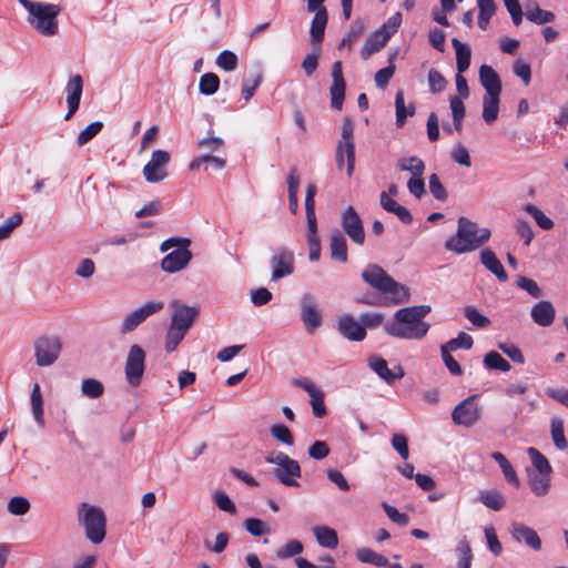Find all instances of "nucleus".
<instances>
[{
  "mask_svg": "<svg viewBox=\"0 0 568 568\" xmlns=\"http://www.w3.org/2000/svg\"><path fill=\"white\" fill-rule=\"evenodd\" d=\"M432 311L429 305L403 307L395 312L394 321L385 324V332L396 338L422 339L430 325L424 317Z\"/></svg>",
  "mask_w": 568,
  "mask_h": 568,
  "instance_id": "1",
  "label": "nucleus"
},
{
  "mask_svg": "<svg viewBox=\"0 0 568 568\" xmlns=\"http://www.w3.org/2000/svg\"><path fill=\"white\" fill-rule=\"evenodd\" d=\"M28 11L29 26L42 37H54L59 33L58 17L62 7L55 3H47L31 0H18Z\"/></svg>",
  "mask_w": 568,
  "mask_h": 568,
  "instance_id": "2",
  "label": "nucleus"
},
{
  "mask_svg": "<svg viewBox=\"0 0 568 568\" xmlns=\"http://www.w3.org/2000/svg\"><path fill=\"white\" fill-rule=\"evenodd\" d=\"M490 230L478 229L477 224L467 217L458 219L456 235L445 242V248L457 254L475 251L490 239Z\"/></svg>",
  "mask_w": 568,
  "mask_h": 568,
  "instance_id": "3",
  "label": "nucleus"
},
{
  "mask_svg": "<svg viewBox=\"0 0 568 568\" xmlns=\"http://www.w3.org/2000/svg\"><path fill=\"white\" fill-rule=\"evenodd\" d=\"M362 278L373 288L388 294L393 304H403L409 300L408 287L396 282L377 264H369L362 272Z\"/></svg>",
  "mask_w": 568,
  "mask_h": 568,
  "instance_id": "4",
  "label": "nucleus"
},
{
  "mask_svg": "<svg viewBox=\"0 0 568 568\" xmlns=\"http://www.w3.org/2000/svg\"><path fill=\"white\" fill-rule=\"evenodd\" d=\"M78 523L84 528L85 537L95 545L101 544L106 535V517L102 508L81 503L78 507Z\"/></svg>",
  "mask_w": 568,
  "mask_h": 568,
  "instance_id": "5",
  "label": "nucleus"
},
{
  "mask_svg": "<svg viewBox=\"0 0 568 568\" xmlns=\"http://www.w3.org/2000/svg\"><path fill=\"white\" fill-rule=\"evenodd\" d=\"M335 161L339 170L346 163L347 175H353L355 169L354 124L348 116L344 118L342 123V133L336 146Z\"/></svg>",
  "mask_w": 568,
  "mask_h": 568,
  "instance_id": "6",
  "label": "nucleus"
},
{
  "mask_svg": "<svg viewBox=\"0 0 568 568\" xmlns=\"http://www.w3.org/2000/svg\"><path fill=\"white\" fill-rule=\"evenodd\" d=\"M265 462L277 466L272 474L282 485L286 487L300 486L297 479L301 477L302 470L297 460L283 452H278L267 455Z\"/></svg>",
  "mask_w": 568,
  "mask_h": 568,
  "instance_id": "7",
  "label": "nucleus"
},
{
  "mask_svg": "<svg viewBox=\"0 0 568 568\" xmlns=\"http://www.w3.org/2000/svg\"><path fill=\"white\" fill-rule=\"evenodd\" d=\"M164 307L163 301H148L138 308L129 312L122 320L120 325V333L125 335L135 331L148 317L162 311Z\"/></svg>",
  "mask_w": 568,
  "mask_h": 568,
  "instance_id": "8",
  "label": "nucleus"
},
{
  "mask_svg": "<svg viewBox=\"0 0 568 568\" xmlns=\"http://www.w3.org/2000/svg\"><path fill=\"white\" fill-rule=\"evenodd\" d=\"M33 348L37 365L44 367L52 365L59 358L62 344L59 337L42 336L36 339Z\"/></svg>",
  "mask_w": 568,
  "mask_h": 568,
  "instance_id": "9",
  "label": "nucleus"
},
{
  "mask_svg": "<svg viewBox=\"0 0 568 568\" xmlns=\"http://www.w3.org/2000/svg\"><path fill=\"white\" fill-rule=\"evenodd\" d=\"M145 352L134 344L130 347L124 366L126 382L130 386L136 387L141 384L145 369Z\"/></svg>",
  "mask_w": 568,
  "mask_h": 568,
  "instance_id": "10",
  "label": "nucleus"
},
{
  "mask_svg": "<svg viewBox=\"0 0 568 568\" xmlns=\"http://www.w3.org/2000/svg\"><path fill=\"white\" fill-rule=\"evenodd\" d=\"M171 155L168 151L156 150L152 153L151 160L144 165L142 173L146 182L159 183L168 176L166 165Z\"/></svg>",
  "mask_w": 568,
  "mask_h": 568,
  "instance_id": "11",
  "label": "nucleus"
},
{
  "mask_svg": "<svg viewBox=\"0 0 568 568\" xmlns=\"http://www.w3.org/2000/svg\"><path fill=\"white\" fill-rule=\"evenodd\" d=\"M476 395H471L456 405L452 413L453 422L463 427H471L480 418V408L475 402Z\"/></svg>",
  "mask_w": 568,
  "mask_h": 568,
  "instance_id": "12",
  "label": "nucleus"
},
{
  "mask_svg": "<svg viewBox=\"0 0 568 568\" xmlns=\"http://www.w3.org/2000/svg\"><path fill=\"white\" fill-rule=\"evenodd\" d=\"M341 225L349 239L357 245L365 242V231L363 222L353 206H347L341 216Z\"/></svg>",
  "mask_w": 568,
  "mask_h": 568,
  "instance_id": "13",
  "label": "nucleus"
},
{
  "mask_svg": "<svg viewBox=\"0 0 568 568\" xmlns=\"http://www.w3.org/2000/svg\"><path fill=\"white\" fill-rule=\"evenodd\" d=\"M170 307L172 310L170 324L184 331H189L192 327L195 318L200 314L197 306L185 305L179 300H173L170 303Z\"/></svg>",
  "mask_w": 568,
  "mask_h": 568,
  "instance_id": "14",
  "label": "nucleus"
},
{
  "mask_svg": "<svg viewBox=\"0 0 568 568\" xmlns=\"http://www.w3.org/2000/svg\"><path fill=\"white\" fill-rule=\"evenodd\" d=\"M301 320L307 332H313L321 325V311L315 297L310 293H305L301 297Z\"/></svg>",
  "mask_w": 568,
  "mask_h": 568,
  "instance_id": "15",
  "label": "nucleus"
},
{
  "mask_svg": "<svg viewBox=\"0 0 568 568\" xmlns=\"http://www.w3.org/2000/svg\"><path fill=\"white\" fill-rule=\"evenodd\" d=\"M292 384L304 389L311 397V406L315 417L322 418L326 415L327 410L324 404V394L318 389L314 383L306 378H295Z\"/></svg>",
  "mask_w": 568,
  "mask_h": 568,
  "instance_id": "16",
  "label": "nucleus"
},
{
  "mask_svg": "<svg viewBox=\"0 0 568 568\" xmlns=\"http://www.w3.org/2000/svg\"><path fill=\"white\" fill-rule=\"evenodd\" d=\"M338 333L346 339L352 342H361L366 336V329L351 314H343L336 323Z\"/></svg>",
  "mask_w": 568,
  "mask_h": 568,
  "instance_id": "17",
  "label": "nucleus"
},
{
  "mask_svg": "<svg viewBox=\"0 0 568 568\" xmlns=\"http://www.w3.org/2000/svg\"><path fill=\"white\" fill-rule=\"evenodd\" d=\"M333 83L329 88L331 106L341 110L345 99V80L343 78L342 62L335 61L332 65L331 72Z\"/></svg>",
  "mask_w": 568,
  "mask_h": 568,
  "instance_id": "18",
  "label": "nucleus"
},
{
  "mask_svg": "<svg viewBox=\"0 0 568 568\" xmlns=\"http://www.w3.org/2000/svg\"><path fill=\"white\" fill-rule=\"evenodd\" d=\"M192 256L189 247L175 248L162 258L161 268L165 273H176L189 265Z\"/></svg>",
  "mask_w": 568,
  "mask_h": 568,
  "instance_id": "19",
  "label": "nucleus"
},
{
  "mask_svg": "<svg viewBox=\"0 0 568 568\" xmlns=\"http://www.w3.org/2000/svg\"><path fill=\"white\" fill-rule=\"evenodd\" d=\"M83 91V80L80 74L72 75L65 87L68 111L64 114V120H70L77 112L80 105Z\"/></svg>",
  "mask_w": 568,
  "mask_h": 568,
  "instance_id": "20",
  "label": "nucleus"
},
{
  "mask_svg": "<svg viewBox=\"0 0 568 568\" xmlns=\"http://www.w3.org/2000/svg\"><path fill=\"white\" fill-rule=\"evenodd\" d=\"M273 265L272 281H278L294 272V255L287 250H281L271 257Z\"/></svg>",
  "mask_w": 568,
  "mask_h": 568,
  "instance_id": "21",
  "label": "nucleus"
},
{
  "mask_svg": "<svg viewBox=\"0 0 568 568\" xmlns=\"http://www.w3.org/2000/svg\"><path fill=\"white\" fill-rule=\"evenodd\" d=\"M510 534L517 542H524L535 551L541 549V540L536 530L531 527L521 523H514Z\"/></svg>",
  "mask_w": 568,
  "mask_h": 568,
  "instance_id": "22",
  "label": "nucleus"
},
{
  "mask_svg": "<svg viewBox=\"0 0 568 568\" xmlns=\"http://www.w3.org/2000/svg\"><path fill=\"white\" fill-rule=\"evenodd\" d=\"M369 367L389 385L405 375V371L400 365L389 369L387 362L382 357H372L369 359Z\"/></svg>",
  "mask_w": 568,
  "mask_h": 568,
  "instance_id": "23",
  "label": "nucleus"
},
{
  "mask_svg": "<svg viewBox=\"0 0 568 568\" xmlns=\"http://www.w3.org/2000/svg\"><path fill=\"white\" fill-rule=\"evenodd\" d=\"M530 316L537 325L548 327L555 321L556 310L551 302L539 301L532 305Z\"/></svg>",
  "mask_w": 568,
  "mask_h": 568,
  "instance_id": "24",
  "label": "nucleus"
},
{
  "mask_svg": "<svg viewBox=\"0 0 568 568\" xmlns=\"http://www.w3.org/2000/svg\"><path fill=\"white\" fill-rule=\"evenodd\" d=\"M479 81L486 94H500L501 93V81L497 72L489 65L483 64L479 68Z\"/></svg>",
  "mask_w": 568,
  "mask_h": 568,
  "instance_id": "25",
  "label": "nucleus"
},
{
  "mask_svg": "<svg viewBox=\"0 0 568 568\" xmlns=\"http://www.w3.org/2000/svg\"><path fill=\"white\" fill-rule=\"evenodd\" d=\"M389 40V34H384L378 29L371 33L365 40L364 45L361 50V57L363 60L368 59L375 52L381 51Z\"/></svg>",
  "mask_w": 568,
  "mask_h": 568,
  "instance_id": "26",
  "label": "nucleus"
},
{
  "mask_svg": "<svg viewBox=\"0 0 568 568\" xmlns=\"http://www.w3.org/2000/svg\"><path fill=\"white\" fill-rule=\"evenodd\" d=\"M480 262L500 282H506L508 280V275L504 266L490 248L487 247L480 252Z\"/></svg>",
  "mask_w": 568,
  "mask_h": 568,
  "instance_id": "27",
  "label": "nucleus"
},
{
  "mask_svg": "<svg viewBox=\"0 0 568 568\" xmlns=\"http://www.w3.org/2000/svg\"><path fill=\"white\" fill-rule=\"evenodd\" d=\"M315 14L313 17L311 23V41L314 45H320V43L324 39L325 27L328 20V13L326 8H322L321 10L314 11Z\"/></svg>",
  "mask_w": 568,
  "mask_h": 568,
  "instance_id": "28",
  "label": "nucleus"
},
{
  "mask_svg": "<svg viewBox=\"0 0 568 568\" xmlns=\"http://www.w3.org/2000/svg\"><path fill=\"white\" fill-rule=\"evenodd\" d=\"M329 250L331 257L341 263L347 262V244L345 236L338 231L335 230L331 234L329 239Z\"/></svg>",
  "mask_w": 568,
  "mask_h": 568,
  "instance_id": "29",
  "label": "nucleus"
},
{
  "mask_svg": "<svg viewBox=\"0 0 568 568\" xmlns=\"http://www.w3.org/2000/svg\"><path fill=\"white\" fill-rule=\"evenodd\" d=\"M452 44L456 51V68L459 73H464L470 65L471 51L470 48L459 41L457 38L452 39Z\"/></svg>",
  "mask_w": 568,
  "mask_h": 568,
  "instance_id": "30",
  "label": "nucleus"
},
{
  "mask_svg": "<svg viewBox=\"0 0 568 568\" xmlns=\"http://www.w3.org/2000/svg\"><path fill=\"white\" fill-rule=\"evenodd\" d=\"M500 94H486L483 100V119L491 124L498 118Z\"/></svg>",
  "mask_w": 568,
  "mask_h": 568,
  "instance_id": "31",
  "label": "nucleus"
},
{
  "mask_svg": "<svg viewBox=\"0 0 568 568\" xmlns=\"http://www.w3.org/2000/svg\"><path fill=\"white\" fill-rule=\"evenodd\" d=\"M317 542L325 548L334 549L338 545V537L334 529L327 526H317L313 529Z\"/></svg>",
  "mask_w": 568,
  "mask_h": 568,
  "instance_id": "32",
  "label": "nucleus"
},
{
  "mask_svg": "<svg viewBox=\"0 0 568 568\" xmlns=\"http://www.w3.org/2000/svg\"><path fill=\"white\" fill-rule=\"evenodd\" d=\"M306 240L310 248V261L315 262L321 256V240L317 232V223H306Z\"/></svg>",
  "mask_w": 568,
  "mask_h": 568,
  "instance_id": "33",
  "label": "nucleus"
},
{
  "mask_svg": "<svg viewBox=\"0 0 568 568\" xmlns=\"http://www.w3.org/2000/svg\"><path fill=\"white\" fill-rule=\"evenodd\" d=\"M398 170L409 172L412 176L423 175L425 172V163L418 156H403L396 163Z\"/></svg>",
  "mask_w": 568,
  "mask_h": 568,
  "instance_id": "34",
  "label": "nucleus"
},
{
  "mask_svg": "<svg viewBox=\"0 0 568 568\" xmlns=\"http://www.w3.org/2000/svg\"><path fill=\"white\" fill-rule=\"evenodd\" d=\"M550 436L555 447L559 450L568 448V442L564 433V420L560 417H554L550 420Z\"/></svg>",
  "mask_w": 568,
  "mask_h": 568,
  "instance_id": "35",
  "label": "nucleus"
},
{
  "mask_svg": "<svg viewBox=\"0 0 568 568\" xmlns=\"http://www.w3.org/2000/svg\"><path fill=\"white\" fill-rule=\"evenodd\" d=\"M478 499L487 508L499 511L506 504L505 497L497 490H483L479 493Z\"/></svg>",
  "mask_w": 568,
  "mask_h": 568,
  "instance_id": "36",
  "label": "nucleus"
},
{
  "mask_svg": "<svg viewBox=\"0 0 568 568\" xmlns=\"http://www.w3.org/2000/svg\"><path fill=\"white\" fill-rule=\"evenodd\" d=\"M395 109H396V125L402 128L407 116H412L415 113V106L409 105L406 108L403 91H398L395 95Z\"/></svg>",
  "mask_w": 568,
  "mask_h": 568,
  "instance_id": "37",
  "label": "nucleus"
},
{
  "mask_svg": "<svg viewBox=\"0 0 568 568\" xmlns=\"http://www.w3.org/2000/svg\"><path fill=\"white\" fill-rule=\"evenodd\" d=\"M526 18L536 23L545 24L555 20V14L551 11L541 9L538 4L527 6Z\"/></svg>",
  "mask_w": 568,
  "mask_h": 568,
  "instance_id": "38",
  "label": "nucleus"
},
{
  "mask_svg": "<svg viewBox=\"0 0 568 568\" xmlns=\"http://www.w3.org/2000/svg\"><path fill=\"white\" fill-rule=\"evenodd\" d=\"M225 146V142L220 136L207 135L202 139H199L196 142V148L203 153L212 154L214 152L223 151Z\"/></svg>",
  "mask_w": 568,
  "mask_h": 568,
  "instance_id": "39",
  "label": "nucleus"
},
{
  "mask_svg": "<svg viewBox=\"0 0 568 568\" xmlns=\"http://www.w3.org/2000/svg\"><path fill=\"white\" fill-rule=\"evenodd\" d=\"M30 397H31V408H32V414L34 416V419L39 425L42 426L44 424L43 399H42V394H41L39 384H37V383L33 384Z\"/></svg>",
  "mask_w": 568,
  "mask_h": 568,
  "instance_id": "40",
  "label": "nucleus"
},
{
  "mask_svg": "<svg viewBox=\"0 0 568 568\" xmlns=\"http://www.w3.org/2000/svg\"><path fill=\"white\" fill-rule=\"evenodd\" d=\"M529 486L537 496H545L550 486L549 475L534 473L529 475Z\"/></svg>",
  "mask_w": 568,
  "mask_h": 568,
  "instance_id": "41",
  "label": "nucleus"
},
{
  "mask_svg": "<svg viewBox=\"0 0 568 568\" xmlns=\"http://www.w3.org/2000/svg\"><path fill=\"white\" fill-rule=\"evenodd\" d=\"M81 393L88 398H99L104 393L103 384L95 378H84L81 383Z\"/></svg>",
  "mask_w": 568,
  "mask_h": 568,
  "instance_id": "42",
  "label": "nucleus"
},
{
  "mask_svg": "<svg viewBox=\"0 0 568 568\" xmlns=\"http://www.w3.org/2000/svg\"><path fill=\"white\" fill-rule=\"evenodd\" d=\"M316 185L310 183L305 191V213H306V223H317L316 213H315V195H316Z\"/></svg>",
  "mask_w": 568,
  "mask_h": 568,
  "instance_id": "43",
  "label": "nucleus"
},
{
  "mask_svg": "<svg viewBox=\"0 0 568 568\" xmlns=\"http://www.w3.org/2000/svg\"><path fill=\"white\" fill-rule=\"evenodd\" d=\"M220 87V79L215 73L209 72L203 74L199 81V91L204 95L214 94Z\"/></svg>",
  "mask_w": 568,
  "mask_h": 568,
  "instance_id": "44",
  "label": "nucleus"
},
{
  "mask_svg": "<svg viewBox=\"0 0 568 568\" xmlns=\"http://www.w3.org/2000/svg\"><path fill=\"white\" fill-rule=\"evenodd\" d=\"M484 365L488 369H497L501 372H508L511 368L510 364L495 351H490L485 355Z\"/></svg>",
  "mask_w": 568,
  "mask_h": 568,
  "instance_id": "45",
  "label": "nucleus"
},
{
  "mask_svg": "<svg viewBox=\"0 0 568 568\" xmlns=\"http://www.w3.org/2000/svg\"><path fill=\"white\" fill-rule=\"evenodd\" d=\"M524 210L534 217L538 226L545 231H549L554 227V222L548 217L540 209L534 204H526Z\"/></svg>",
  "mask_w": 568,
  "mask_h": 568,
  "instance_id": "46",
  "label": "nucleus"
},
{
  "mask_svg": "<svg viewBox=\"0 0 568 568\" xmlns=\"http://www.w3.org/2000/svg\"><path fill=\"white\" fill-rule=\"evenodd\" d=\"M186 333L187 331H184L180 327L170 324L165 335V351L168 353H172L173 351H175V348L182 342Z\"/></svg>",
  "mask_w": 568,
  "mask_h": 568,
  "instance_id": "47",
  "label": "nucleus"
},
{
  "mask_svg": "<svg viewBox=\"0 0 568 568\" xmlns=\"http://www.w3.org/2000/svg\"><path fill=\"white\" fill-rule=\"evenodd\" d=\"M356 557L362 562L373 564L378 567H385L388 565V559L379 554H376L369 548H361L356 552Z\"/></svg>",
  "mask_w": 568,
  "mask_h": 568,
  "instance_id": "48",
  "label": "nucleus"
},
{
  "mask_svg": "<svg viewBox=\"0 0 568 568\" xmlns=\"http://www.w3.org/2000/svg\"><path fill=\"white\" fill-rule=\"evenodd\" d=\"M527 453L531 459L532 465L539 474L549 475L551 473V466L549 462L538 449L529 447Z\"/></svg>",
  "mask_w": 568,
  "mask_h": 568,
  "instance_id": "49",
  "label": "nucleus"
},
{
  "mask_svg": "<svg viewBox=\"0 0 568 568\" xmlns=\"http://www.w3.org/2000/svg\"><path fill=\"white\" fill-rule=\"evenodd\" d=\"M103 128V122L94 121L88 124L84 129H82L77 138V143L79 146L84 145L90 140H92Z\"/></svg>",
  "mask_w": 568,
  "mask_h": 568,
  "instance_id": "50",
  "label": "nucleus"
},
{
  "mask_svg": "<svg viewBox=\"0 0 568 568\" xmlns=\"http://www.w3.org/2000/svg\"><path fill=\"white\" fill-rule=\"evenodd\" d=\"M457 552L459 554L457 568H470L473 554L470 545L466 538H463L458 541Z\"/></svg>",
  "mask_w": 568,
  "mask_h": 568,
  "instance_id": "51",
  "label": "nucleus"
},
{
  "mask_svg": "<svg viewBox=\"0 0 568 568\" xmlns=\"http://www.w3.org/2000/svg\"><path fill=\"white\" fill-rule=\"evenodd\" d=\"M244 527L254 537H261L271 532L270 526L257 518H247L244 521Z\"/></svg>",
  "mask_w": 568,
  "mask_h": 568,
  "instance_id": "52",
  "label": "nucleus"
},
{
  "mask_svg": "<svg viewBox=\"0 0 568 568\" xmlns=\"http://www.w3.org/2000/svg\"><path fill=\"white\" fill-rule=\"evenodd\" d=\"M516 234L524 241V244L528 246L534 240L535 232L531 225L524 219H518L514 224Z\"/></svg>",
  "mask_w": 568,
  "mask_h": 568,
  "instance_id": "53",
  "label": "nucleus"
},
{
  "mask_svg": "<svg viewBox=\"0 0 568 568\" xmlns=\"http://www.w3.org/2000/svg\"><path fill=\"white\" fill-rule=\"evenodd\" d=\"M271 435L278 442L287 446L294 445V438L291 430L283 424H275L270 428Z\"/></svg>",
  "mask_w": 568,
  "mask_h": 568,
  "instance_id": "54",
  "label": "nucleus"
},
{
  "mask_svg": "<svg viewBox=\"0 0 568 568\" xmlns=\"http://www.w3.org/2000/svg\"><path fill=\"white\" fill-rule=\"evenodd\" d=\"M464 313L466 318L476 327L485 328L490 325V320L480 314L474 306H466Z\"/></svg>",
  "mask_w": 568,
  "mask_h": 568,
  "instance_id": "55",
  "label": "nucleus"
},
{
  "mask_svg": "<svg viewBox=\"0 0 568 568\" xmlns=\"http://www.w3.org/2000/svg\"><path fill=\"white\" fill-rule=\"evenodd\" d=\"M321 45H314L313 52L308 53L302 62V68L307 77L312 75L318 65Z\"/></svg>",
  "mask_w": 568,
  "mask_h": 568,
  "instance_id": "56",
  "label": "nucleus"
},
{
  "mask_svg": "<svg viewBox=\"0 0 568 568\" xmlns=\"http://www.w3.org/2000/svg\"><path fill=\"white\" fill-rule=\"evenodd\" d=\"M216 64L225 71H233L237 67V57L234 52L224 50L217 55Z\"/></svg>",
  "mask_w": 568,
  "mask_h": 568,
  "instance_id": "57",
  "label": "nucleus"
},
{
  "mask_svg": "<svg viewBox=\"0 0 568 568\" xmlns=\"http://www.w3.org/2000/svg\"><path fill=\"white\" fill-rule=\"evenodd\" d=\"M30 509V503L27 498L16 496L8 503V511L12 515L22 516Z\"/></svg>",
  "mask_w": 568,
  "mask_h": 568,
  "instance_id": "58",
  "label": "nucleus"
},
{
  "mask_svg": "<svg viewBox=\"0 0 568 568\" xmlns=\"http://www.w3.org/2000/svg\"><path fill=\"white\" fill-rule=\"evenodd\" d=\"M428 84L433 93H438L445 90L447 81L438 70L432 68L428 71Z\"/></svg>",
  "mask_w": 568,
  "mask_h": 568,
  "instance_id": "59",
  "label": "nucleus"
},
{
  "mask_svg": "<svg viewBox=\"0 0 568 568\" xmlns=\"http://www.w3.org/2000/svg\"><path fill=\"white\" fill-rule=\"evenodd\" d=\"M517 286L521 290H525L530 296L535 298H539L544 295L542 290L538 286L537 282L526 277V276H519L517 278Z\"/></svg>",
  "mask_w": 568,
  "mask_h": 568,
  "instance_id": "60",
  "label": "nucleus"
},
{
  "mask_svg": "<svg viewBox=\"0 0 568 568\" xmlns=\"http://www.w3.org/2000/svg\"><path fill=\"white\" fill-rule=\"evenodd\" d=\"M303 551V545L296 539H292L284 547L276 551V556L281 559L296 556Z\"/></svg>",
  "mask_w": 568,
  "mask_h": 568,
  "instance_id": "61",
  "label": "nucleus"
},
{
  "mask_svg": "<svg viewBox=\"0 0 568 568\" xmlns=\"http://www.w3.org/2000/svg\"><path fill=\"white\" fill-rule=\"evenodd\" d=\"M473 337L465 332H460L456 338L450 339L444 345L447 348L456 351L458 348L470 349L473 347Z\"/></svg>",
  "mask_w": 568,
  "mask_h": 568,
  "instance_id": "62",
  "label": "nucleus"
},
{
  "mask_svg": "<svg viewBox=\"0 0 568 568\" xmlns=\"http://www.w3.org/2000/svg\"><path fill=\"white\" fill-rule=\"evenodd\" d=\"M22 223V215L16 213L8 217L3 224L0 225V241L10 236L12 231Z\"/></svg>",
  "mask_w": 568,
  "mask_h": 568,
  "instance_id": "63",
  "label": "nucleus"
},
{
  "mask_svg": "<svg viewBox=\"0 0 568 568\" xmlns=\"http://www.w3.org/2000/svg\"><path fill=\"white\" fill-rule=\"evenodd\" d=\"M429 192L436 200H439V201H445L448 196V193H447L445 186L440 182L438 175L435 173H433L429 176Z\"/></svg>",
  "mask_w": 568,
  "mask_h": 568,
  "instance_id": "64",
  "label": "nucleus"
}]
</instances>
